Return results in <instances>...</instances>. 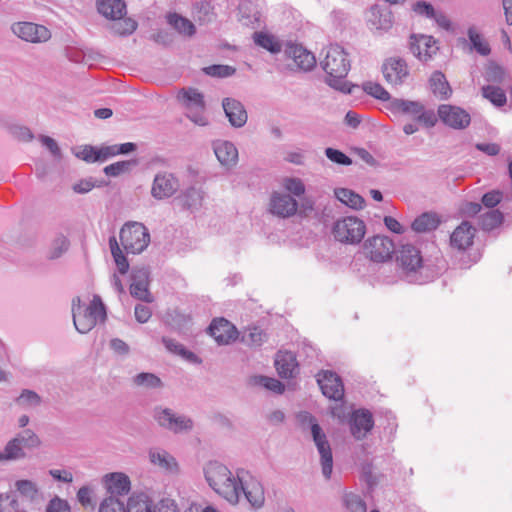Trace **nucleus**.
<instances>
[{"label": "nucleus", "mask_w": 512, "mask_h": 512, "mask_svg": "<svg viewBox=\"0 0 512 512\" xmlns=\"http://www.w3.org/2000/svg\"><path fill=\"white\" fill-rule=\"evenodd\" d=\"M208 486L231 505L244 497L252 507L260 508L265 501L261 482L245 469L231 470L219 461H209L203 468Z\"/></svg>", "instance_id": "1"}, {"label": "nucleus", "mask_w": 512, "mask_h": 512, "mask_svg": "<svg viewBox=\"0 0 512 512\" xmlns=\"http://www.w3.org/2000/svg\"><path fill=\"white\" fill-rule=\"evenodd\" d=\"M323 58L320 65L326 73L325 82L333 89L343 93H350L346 76L350 70L348 53L340 45H329L322 51Z\"/></svg>", "instance_id": "2"}, {"label": "nucleus", "mask_w": 512, "mask_h": 512, "mask_svg": "<svg viewBox=\"0 0 512 512\" xmlns=\"http://www.w3.org/2000/svg\"><path fill=\"white\" fill-rule=\"evenodd\" d=\"M72 315L76 330L85 334L106 319V309L98 295H94L88 306L82 305L80 298L76 297L72 300Z\"/></svg>", "instance_id": "3"}, {"label": "nucleus", "mask_w": 512, "mask_h": 512, "mask_svg": "<svg viewBox=\"0 0 512 512\" xmlns=\"http://www.w3.org/2000/svg\"><path fill=\"white\" fill-rule=\"evenodd\" d=\"M403 276L410 283L423 284L428 281L423 276L425 266L420 251L413 245H402L397 255Z\"/></svg>", "instance_id": "4"}, {"label": "nucleus", "mask_w": 512, "mask_h": 512, "mask_svg": "<svg viewBox=\"0 0 512 512\" xmlns=\"http://www.w3.org/2000/svg\"><path fill=\"white\" fill-rule=\"evenodd\" d=\"M178 102L186 110V116L198 126L208 125V118L205 115V100L201 92L196 88H182L177 93Z\"/></svg>", "instance_id": "5"}, {"label": "nucleus", "mask_w": 512, "mask_h": 512, "mask_svg": "<svg viewBox=\"0 0 512 512\" xmlns=\"http://www.w3.org/2000/svg\"><path fill=\"white\" fill-rule=\"evenodd\" d=\"M120 242L127 253L140 254L150 243L148 229L140 222H127L120 230Z\"/></svg>", "instance_id": "6"}, {"label": "nucleus", "mask_w": 512, "mask_h": 512, "mask_svg": "<svg viewBox=\"0 0 512 512\" xmlns=\"http://www.w3.org/2000/svg\"><path fill=\"white\" fill-rule=\"evenodd\" d=\"M152 416L161 428L175 434L188 433L194 427V422L190 417L178 414L171 408L162 405L154 407Z\"/></svg>", "instance_id": "7"}, {"label": "nucleus", "mask_w": 512, "mask_h": 512, "mask_svg": "<svg viewBox=\"0 0 512 512\" xmlns=\"http://www.w3.org/2000/svg\"><path fill=\"white\" fill-rule=\"evenodd\" d=\"M334 238L344 244H358L366 234V224L356 216L338 219L332 228Z\"/></svg>", "instance_id": "8"}, {"label": "nucleus", "mask_w": 512, "mask_h": 512, "mask_svg": "<svg viewBox=\"0 0 512 512\" xmlns=\"http://www.w3.org/2000/svg\"><path fill=\"white\" fill-rule=\"evenodd\" d=\"M304 419L309 420L313 442L320 455L322 474L325 477V479L328 480L331 478L333 470V456L331 446L327 440L326 434L323 432L319 424L315 421L314 417L306 413L304 415Z\"/></svg>", "instance_id": "9"}, {"label": "nucleus", "mask_w": 512, "mask_h": 512, "mask_svg": "<svg viewBox=\"0 0 512 512\" xmlns=\"http://www.w3.org/2000/svg\"><path fill=\"white\" fill-rule=\"evenodd\" d=\"M362 252L366 258L376 263H383L392 258L395 252L393 241L384 235H375L367 238L362 245Z\"/></svg>", "instance_id": "10"}, {"label": "nucleus", "mask_w": 512, "mask_h": 512, "mask_svg": "<svg viewBox=\"0 0 512 512\" xmlns=\"http://www.w3.org/2000/svg\"><path fill=\"white\" fill-rule=\"evenodd\" d=\"M11 31L15 36L29 43H44L51 38V32L47 27L33 22H15L11 25Z\"/></svg>", "instance_id": "11"}, {"label": "nucleus", "mask_w": 512, "mask_h": 512, "mask_svg": "<svg viewBox=\"0 0 512 512\" xmlns=\"http://www.w3.org/2000/svg\"><path fill=\"white\" fill-rule=\"evenodd\" d=\"M365 22L373 32H386L393 26V14L390 8L378 4L372 5L365 12Z\"/></svg>", "instance_id": "12"}, {"label": "nucleus", "mask_w": 512, "mask_h": 512, "mask_svg": "<svg viewBox=\"0 0 512 512\" xmlns=\"http://www.w3.org/2000/svg\"><path fill=\"white\" fill-rule=\"evenodd\" d=\"M149 270L146 267L134 268L131 273L130 294L140 301L151 303L153 296L149 291Z\"/></svg>", "instance_id": "13"}, {"label": "nucleus", "mask_w": 512, "mask_h": 512, "mask_svg": "<svg viewBox=\"0 0 512 512\" xmlns=\"http://www.w3.org/2000/svg\"><path fill=\"white\" fill-rule=\"evenodd\" d=\"M178 189L179 181L172 173L159 172L154 177L151 195L157 200H163L174 195Z\"/></svg>", "instance_id": "14"}, {"label": "nucleus", "mask_w": 512, "mask_h": 512, "mask_svg": "<svg viewBox=\"0 0 512 512\" xmlns=\"http://www.w3.org/2000/svg\"><path fill=\"white\" fill-rule=\"evenodd\" d=\"M101 484L108 493V496L117 498L126 496L131 490L130 478L123 472L105 474L101 479Z\"/></svg>", "instance_id": "15"}, {"label": "nucleus", "mask_w": 512, "mask_h": 512, "mask_svg": "<svg viewBox=\"0 0 512 512\" xmlns=\"http://www.w3.org/2000/svg\"><path fill=\"white\" fill-rule=\"evenodd\" d=\"M438 116L444 124L454 129H463L467 127L471 121L470 115L467 111L460 107L448 104L439 106Z\"/></svg>", "instance_id": "16"}, {"label": "nucleus", "mask_w": 512, "mask_h": 512, "mask_svg": "<svg viewBox=\"0 0 512 512\" xmlns=\"http://www.w3.org/2000/svg\"><path fill=\"white\" fill-rule=\"evenodd\" d=\"M317 382L323 395L329 399L341 400L344 396V386L340 377L331 371L320 372Z\"/></svg>", "instance_id": "17"}, {"label": "nucleus", "mask_w": 512, "mask_h": 512, "mask_svg": "<svg viewBox=\"0 0 512 512\" xmlns=\"http://www.w3.org/2000/svg\"><path fill=\"white\" fill-rule=\"evenodd\" d=\"M385 80L391 85H401L409 76L406 62L401 58H389L382 66Z\"/></svg>", "instance_id": "18"}, {"label": "nucleus", "mask_w": 512, "mask_h": 512, "mask_svg": "<svg viewBox=\"0 0 512 512\" xmlns=\"http://www.w3.org/2000/svg\"><path fill=\"white\" fill-rule=\"evenodd\" d=\"M284 53L288 59H291L295 66L303 71L311 70L316 64V58L313 53L308 51L302 45L288 43L285 46Z\"/></svg>", "instance_id": "19"}, {"label": "nucleus", "mask_w": 512, "mask_h": 512, "mask_svg": "<svg viewBox=\"0 0 512 512\" xmlns=\"http://www.w3.org/2000/svg\"><path fill=\"white\" fill-rule=\"evenodd\" d=\"M269 207L272 214L287 218L296 213L298 203L289 194L274 192L271 195Z\"/></svg>", "instance_id": "20"}, {"label": "nucleus", "mask_w": 512, "mask_h": 512, "mask_svg": "<svg viewBox=\"0 0 512 512\" xmlns=\"http://www.w3.org/2000/svg\"><path fill=\"white\" fill-rule=\"evenodd\" d=\"M209 334L220 345H227L237 338V330L224 318L214 319L208 328Z\"/></svg>", "instance_id": "21"}, {"label": "nucleus", "mask_w": 512, "mask_h": 512, "mask_svg": "<svg viewBox=\"0 0 512 512\" xmlns=\"http://www.w3.org/2000/svg\"><path fill=\"white\" fill-rule=\"evenodd\" d=\"M214 154L219 163L226 169H231L238 162V149L227 140H216L212 144Z\"/></svg>", "instance_id": "22"}, {"label": "nucleus", "mask_w": 512, "mask_h": 512, "mask_svg": "<svg viewBox=\"0 0 512 512\" xmlns=\"http://www.w3.org/2000/svg\"><path fill=\"white\" fill-rule=\"evenodd\" d=\"M476 229L469 222H462L450 236V244L454 249L465 251L473 245Z\"/></svg>", "instance_id": "23"}, {"label": "nucleus", "mask_w": 512, "mask_h": 512, "mask_svg": "<svg viewBox=\"0 0 512 512\" xmlns=\"http://www.w3.org/2000/svg\"><path fill=\"white\" fill-rule=\"evenodd\" d=\"M374 421L372 414L368 410L360 409L352 414L350 421V430L352 435L360 440L373 428Z\"/></svg>", "instance_id": "24"}, {"label": "nucleus", "mask_w": 512, "mask_h": 512, "mask_svg": "<svg viewBox=\"0 0 512 512\" xmlns=\"http://www.w3.org/2000/svg\"><path fill=\"white\" fill-rule=\"evenodd\" d=\"M223 110L233 127H243L247 122V112L243 104L234 98H225L222 101Z\"/></svg>", "instance_id": "25"}, {"label": "nucleus", "mask_w": 512, "mask_h": 512, "mask_svg": "<svg viewBox=\"0 0 512 512\" xmlns=\"http://www.w3.org/2000/svg\"><path fill=\"white\" fill-rule=\"evenodd\" d=\"M151 464L158 467L164 472L174 474L178 471V463L176 459L166 450L153 448L148 453Z\"/></svg>", "instance_id": "26"}, {"label": "nucleus", "mask_w": 512, "mask_h": 512, "mask_svg": "<svg viewBox=\"0 0 512 512\" xmlns=\"http://www.w3.org/2000/svg\"><path fill=\"white\" fill-rule=\"evenodd\" d=\"M296 357L292 352L279 351L275 357V367L282 378H291L297 369Z\"/></svg>", "instance_id": "27"}, {"label": "nucleus", "mask_w": 512, "mask_h": 512, "mask_svg": "<svg viewBox=\"0 0 512 512\" xmlns=\"http://www.w3.org/2000/svg\"><path fill=\"white\" fill-rule=\"evenodd\" d=\"M203 199V191L196 187L186 189L177 197L179 205L191 212L198 211L202 207Z\"/></svg>", "instance_id": "28"}, {"label": "nucleus", "mask_w": 512, "mask_h": 512, "mask_svg": "<svg viewBox=\"0 0 512 512\" xmlns=\"http://www.w3.org/2000/svg\"><path fill=\"white\" fill-rule=\"evenodd\" d=\"M97 8L106 18L121 20L126 13V5L122 0H98Z\"/></svg>", "instance_id": "29"}, {"label": "nucleus", "mask_w": 512, "mask_h": 512, "mask_svg": "<svg viewBox=\"0 0 512 512\" xmlns=\"http://www.w3.org/2000/svg\"><path fill=\"white\" fill-rule=\"evenodd\" d=\"M422 104L418 101L394 98L388 103V109L394 114H405L416 118L421 112Z\"/></svg>", "instance_id": "30"}, {"label": "nucleus", "mask_w": 512, "mask_h": 512, "mask_svg": "<svg viewBox=\"0 0 512 512\" xmlns=\"http://www.w3.org/2000/svg\"><path fill=\"white\" fill-rule=\"evenodd\" d=\"M127 512H157L152 499L145 493L132 494L126 505Z\"/></svg>", "instance_id": "31"}, {"label": "nucleus", "mask_w": 512, "mask_h": 512, "mask_svg": "<svg viewBox=\"0 0 512 512\" xmlns=\"http://www.w3.org/2000/svg\"><path fill=\"white\" fill-rule=\"evenodd\" d=\"M14 487L20 497L30 503H36L42 498L41 491L36 482L28 479L17 480Z\"/></svg>", "instance_id": "32"}, {"label": "nucleus", "mask_w": 512, "mask_h": 512, "mask_svg": "<svg viewBox=\"0 0 512 512\" xmlns=\"http://www.w3.org/2000/svg\"><path fill=\"white\" fill-rule=\"evenodd\" d=\"M412 53L420 60L427 61L437 50L435 40L431 36H420L415 43L411 45Z\"/></svg>", "instance_id": "33"}, {"label": "nucleus", "mask_w": 512, "mask_h": 512, "mask_svg": "<svg viewBox=\"0 0 512 512\" xmlns=\"http://www.w3.org/2000/svg\"><path fill=\"white\" fill-rule=\"evenodd\" d=\"M429 85L432 93L441 100L448 99L452 94V89L445 75L440 71H435L431 75Z\"/></svg>", "instance_id": "34"}, {"label": "nucleus", "mask_w": 512, "mask_h": 512, "mask_svg": "<svg viewBox=\"0 0 512 512\" xmlns=\"http://www.w3.org/2000/svg\"><path fill=\"white\" fill-rule=\"evenodd\" d=\"M335 197L352 209H362L364 206V199L357 193L347 188H338L334 191Z\"/></svg>", "instance_id": "35"}, {"label": "nucleus", "mask_w": 512, "mask_h": 512, "mask_svg": "<svg viewBox=\"0 0 512 512\" xmlns=\"http://www.w3.org/2000/svg\"><path fill=\"white\" fill-rule=\"evenodd\" d=\"M253 40L258 46L268 50L271 53H278L282 49L279 40L272 34L266 32H255Z\"/></svg>", "instance_id": "36"}, {"label": "nucleus", "mask_w": 512, "mask_h": 512, "mask_svg": "<svg viewBox=\"0 0 512 512\" xmlns=\"http://www.w3.org/2000/svg\"><path fill=\"white\" fill-rule=\"evenodd\" d=\"M439 225V219L433 213H423L412 223V229L419 233L429 232L436 229Z\"/></svg>", "instance_id": "37"}, {"label": "nucleus", "mask_w": 512, "mask_h": 512, "mask_svg": "<svg viewBox=\"0 0 512 512\" xmlns=\"http://www.w3.org/2000/svg\"><path fill=\"white\" fill-rule=\"evenodd\" d=\"M250 383L277 394H282L285 390V386L279 380L268 376L255 375L251 377Z\"/></svg>", "instance_id": "38"}, {"label": "nucleus", "mask_w": 512, "mask_h": 512, "mask_svg": "<svg viewBox=\"0 0 512 512\" xmlns=\"http://www.w3.org/2000/svg\"><path fill=\"white\" fill-rule=\"evenodd\" d=\"M25 456L24 449L15 437L8 441L3 450H0V461L18 460Z\"/></svg>", "instance_id": "39"}, {"label": "nucleus", "mask_w": 512, "mask_h": 512, "mask_svg": "<svg viewBox=\"0 0 512 512\" xmlns=\"http://www.w3.org/2000/svg\"><path fill=\"white\" fill-rule=\"evenodd\" d=\"M109 247L118 272L122 275L126 274L129 270V263L120 249L115 236L109 238Z\"/></svg>", "instance_id": "40"}, {"label": "nucleus", "mask_w": 512, "mask_h": 512, "mask_svg": "<svg viewBox=\"0 0 512 512\" xmlns=\"http://www.w3.org/2000/svg\"><path fill=\"white\" fill-rule=\"evenodd\" d=\"M168 23L177 30L180 34L185 36H192L195 33L194 24L176 13L168 16Z\"/></svg>", "instance_id": "41"}, {"label": "nucleus", "mask_w": 512, "mask_h": 512, "mask_svg": "<svg viewBox=\"0 0 512 512\" xmlns=\"http://www.w3.org/2000/svg\"><path fill=\"white\" fill-rule=\"evenodd\" d=\"M42 398L38 393L30 389H24L20 395L15 399V403L24 408L32 409L40 406Z\"/></svg>", "instance_id": "42"}, {"label": "nucleus", "mask_w": 512, "mask_h": 512, "mask_svg": "<svg viewBox=\"0 0 512 512\" xmlns=\"http://www.w3.org/2000/svg\"><path fill=\"white\" fill-rule=\"evenodd\" d=\"M482 95L493 105L502 107L506 104L507 97L503 89L496 86L487 85L482 88Z\"/></svg>", "instance_id": "43"}, {"label": "nucleus", "mask_w": 512, "mask_h": 512, "mask_svg": "<svg viewBox=\"0 0 512 512\" xmlns=\"http://www.w3.org/2000/svg\"><path fill=\"white\" fill-rule=\"evenodd\" d=\"M22 448L35 449L41 445V440L31 429H25L15 436Z\"/></svg>", "instance_id": "44"}, {"label": "nucleus", "mask_w": 512, "mask_h": 512, "mask_svg": "<svg viewBox=\"0 0 512 512\" xmlns=\"http://www.w3.org/2000/svg\"><path fill=\"white\" fill-rule=\"evenodd\" d=\"M468 37L473 49H475L480 55L486 56L490 53V47L488 43L483 39V37L475 28H469Z\"/></svg>", "instance_id": "45"}, {"label": "nucleus", "mask_w": 512, "mask_h": 512, "mask_svg": "<svg viewBox=\"0 0 512 512\" xmlns=\"http://www.w3.org/2000/svg\"><path fill=\"white\" fill-rule=\"evenodd\" d=\"M98 512H127L126 506L120 498L106 496L99 504Z\"/></svg>", "instance_id": "46"}, {"label": "nucleus", "mask_w": 512, "mask_h": 512, "mask_svg": "<svg viewBox=\"0 0 512 512\" xmlns=\"http://www.w3.org/2000/svg\"><path fill=\"white\" fill-rule=\"evenodd\" d=\"M503 221V215L499 210H490L481 215V226L485 230H492Z\"/></svg>", "instance_id": "47"}, {"label": "nucleus", "mask_w": 512, "mask_h": 512, "mask_svg": "<svg viewBox=\"0 0 512 512\" xmlns=\"http://www.w3.org/2000/svg\"><path fill=\"white\" fill-rule=\"evenodd\" d=\"M134 383L137 386L145 388H158L162 386V382L159 377L152 373H139L134 377Z\"/></svg>", "instance_id": "48"}, {"label": "nucleus", "mask_w": 512, "mask_h": 512, "mask_svg": "<svg viewBox=\"0 0 512 512\" xmlns=\"http://www.w3.org/2000/svg\"><path fill=\"white\" fill-rule=\"evenodd\" d=\"M344 504L349 512H367V507L362 498L354 493H347L344 496Z\"/></svg>", "instance_id": "49"}, {"label": "nucleus", "mask_w": 512, "mask_h": 512, "mask_svg": "<svg viewBox=\"0 0 512 512\" xmlns=\"http://www.w3.org/2000/svg\"><path fill=\"white\" fill-rule=\"evenodd\" d=\"M73 152L77 158L82 159L88 163L99 161L98 149H95L93 146H80L75 148Z\"/></svg>", "instance_id": "50"}, {"label": "nucleus", "mask_w": 512, "mask_h": 512, "mask_svg": "<svg viewBox=\"0 0 512 512\" xmlns=\"http://www.w3.org/2000/svg\"><path fill=\"white\" fill-rule=\"evenodd\" d=\"M282 186L286 191L297 197L305 193V185L299 178L286 177L282 181Z\"/></svg>", "instance_id": "51"}, {"label": "nucleus", "mask_w": 512, "mask_h": 512, "mask_svg": "<svg viewBox=\"0 0 512 512\" xmlns=\"http://www.w3.org/2000/svg\"><path fill=\"white\" fill-rule=\"evenodd\" d=\"M363 90L370 96L382 100V101H390L389 93L378 83L375 82H366L363 84Z\"/></svg>", "instance_id": "52"}, {"label": "nucleus", "mask_w": 512, "mask_h": 512, "mask_svg": "<svg viewBox=\"0 0 512 512\" xmlns=\"http://www.w3.org/2000/svg\"><path fill=\"white\" fill-rule=\"evenodd\" d=\"M69 248V240L63 236L60 235L54 239V241L51 244L49 257L52 259L59 258L63 253H65Z\"/></svg>", "instance_id": "53"}, {"label": "nucleus", "mask_w": 512, "mask_h": 512, "mask_svg": "<svg viewBox=\"0 0 512 512\" xmlns=\"http://www.w3.org/2000/svg\"><path fill=\"white\" fill-rule=\"evenodd\" d=\"M203 70L207 75L219 78L232 76L236 71L234 67L229 65H211L205 67Z\"/></svg>", "instance_id": "54"}, {"label": "nucleus", "mask_w": 512, "mask_h": 512, "mask_svg": "<svg viewBox=\"0 0 512 512\" xmlns=\"http://www.w3.org/2000/svg\"><path fill=\"white\" fill-rule=\"evenodd\" d=\"M162 342L166 349L171 353L180 355L184 358H190L193 354L185 349V347L174 339L163 337Z\"/></svg>", "instance_id": "55"}, {"label": "nucleus", "mask_w": 512, "mask_h": 512, "mask_svg": "<svg viewBox=\"0 0 512 512\" xmlns=\"http://www.w3.org/2000/svg\"><path fill=\"white\" fill-rule=\"evenodd\" d=\"M137 28V23L131 18H125L113 24L112 29L119 35L132 34Z\"/></svg>", "instance_id": "56"}, {"label": "nucleus", "mask_w": 512, "mask_h": 512, "mask_svg": "<svg viewBox=\"0 0 512 512\" xmlns=\"http://www.w3.org/2000/svg\"><path fill=\"white\" fill-rule=\"evenodd\" d=\"M505 74V69L502 66L491 63L486 69L485 77L489 82L501 83L504 80Z\"/></svg>", "instance_id": "57"}, {"label": "nucleus", "mask_w": 512, "mask_h": 512, "mask_svg": "<svg viewBox=\"0 0 512 512\" xmlns=\"http://www.w3.org/2000/svg\"><path fill=\"white\" fill-rule=\"evenodd\" d=\"M134 162L132 161H119L110 164L104 168V172L108 176L116 177L124 172L130 170Z\"/></svg>", "instance_id": "58"}, {"label": "nucleus", "mask_w": 512, "mask_h": 512, "mask_svg": "<svg viewBox=\"0 0 512 512\" xmlns=\"http://www.w3.org/2000/svg\"><path fill=\"white\" fill-rule=\"evenodd\" d=\"M18 510V501L10 493H2L0 494V512H17Z\"/></svg>", "instance_id": "59"}, {"label": "nucleus", "mask_w": 512, "mask_h": 512, "mask_svg": "<svg viewBox=\"0 0 512 512\" xmlns=\"http://www.w3.org/2000/svg\"><path fill=\"white\" fill-rule=\"evenodd\" d=\"M325 155L330 161H332L336 164L344 165V166H348V165L352 164V160L346 154H344L343 152H341L337 149L326 148Z\"/></svg>", "instance_id": "60"}, {"label": "nucleus", "mask_w": 512, "mask_h": 512, "mask_svg": "<svg viewBox=\"0 0 512 512\" xmlns=\"http://www.w3.org/2000/svg\"><path fill=\"white\" fill-rule=\"evenodd\" d=\"M46 512H70L68 502L55 496L47 505Z\"/></svg>", "instance_id": "61"}, {"label": "nucleus", "mask_w": 512, "mask_h": 512, "mask_svg": "<svg viewBox=\"0 0 512 512\" xmlns=\"http://www.w3.org/2000/svg\"><path fill=\"white\" fill-rule=\"evenodd\" d=\"M503 193L499 190H492L487 192L482 197V203L487 208H493L501 202Z\"/></svg>", "instance_id": "62"}, {"label": "nucleus", "mask_w": 512, "mask_h": 512, "mask_svg": "<svg viewBox=\"0 0 512 512\" xmlns=\"http://www.w3.org/2000/svg\"><path fill=\"white\" fill-rule=\"evenodd\" d=\"M415 120L424 124L426 127H433L437 121L435 113L431 110H426L423 105L421 106V112L417 114Z\"/></svg>", "instance_id": "63"}, {"label": "nucleus", "mask_w": 512, "mask_h": 512, "mask_svg": "<svg viewBox=\"0 0 512 512\" xmlns=\"http://www.w3.org/2000/svg\"><path fill=\"white\" fill-rule=\"evenodd\" d=\"M412 10L418 14V15H421V16H425L427 18H431L433 16H435V10L433 8V6L425 1H418L416 2L413 7H412Z\"/></svg>", "instance_id": "64"}]
</instances>
